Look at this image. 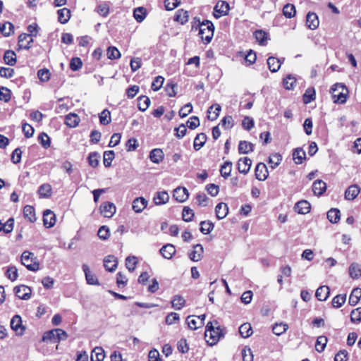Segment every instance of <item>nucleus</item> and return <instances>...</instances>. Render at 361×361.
Wrapping results in <instances>:
<instances>
[{
	"label": "nucleus",
	"mask_w": 361,
	"mask_h": 361,
	"mask_svg": "<svg viewBox=\"0 0 361 361\" xmlns=\"http://www.w3.org/2000/svg\"><path fill=\"white\" fill-rule=\"evenodd\" d=\"M224 336V329L219 325L216 320L209 322L207 324L204 337L210 345H215Z\"/></svg>",
	"instance_id": "nucleus-1"
},
{
	"label": "nucleus",
	"mask_w": 361,
	"mask_h": 361,
	"mask_svg": "<svg viewBox=\"0 0 361 361\" xmlns=\"http://www.w3.org/2000/svg\"><path fill=\"white\" fill-rule=\"evenodd\" d=\"M332 99L334 103L344 104L348 95V88L341 83H336L331 87Z\"/></svg>",
	"instance_id": "nucleus-2"
},
{
	"label": "nucleus",
	"mask_w": 361,
	"mask_h": 361,
	"mask_svg": "<svg viewBox=\"0 0 361 361\" xmlns=\"http://www.w3.org/2000/svg\"><path fill=\"white\" fill-rule=\"evenodd\" d=\"M214 26L209 20H204L199 26L198 35L204 44H209L214 35Z\"/></svg>",
	"instance_id": "nucleus-3"
},
{
	"label": "nucleus",
	"mask_w": 361,
	"mask_h": 361,
	"mask_svg": "<svg viewBox=\"0 0 361 361\" xmlns=\"http://www.w3.org/2000/svg\"><path fill=\"white\" fill-rule=\"evenodd\" d=\"M68 338L67 333L61 329H54L46 331L42 336L44 342H51L53 343H59L61 341H64Z\"/></svg>",
	"instance_id": "nucleus-4"
},
{
	"label": "nucleus",
	"mask_w": 361,
	"mask_h": 361,
	"mask_svg": "<svg viewBox=\"0 0 361 361\" xmlns=\"http://www.w3.org/2000/svg\"><path fill=\"white\" fill-rule=\"evenodd\" d=\"M22 264L26 267V268L32 271H36L39 269V263L35 257L34 253L30 251H24L21 255Z\"/></svg>",
	"instance_id": "nucleus-5"
},
{
	"label": "nucleus",
	"mask_w": 361,
	"mask_h": 361,
	"mask_svg": "<svg viewBox=\"0 0 361 361\" xmlns=\"http://www.w3.org/2000/svg\"><path fill=\"white\" fill-rule=\"evenodd\" d=\"M230 9L229 4L225 1H219L214 8L213 15L214 18H219L228 13Z\"/></svg>",
	"instance_id": "nucleus-6"
},
{
	"label": "nucleus",
	"mask_w": 361,
	"mask_h": 361,
	"mask_svg": "<svg viewBox=\"0 0 361 361\" xmlns=\"http://www.w3.org/2000/svg\"><path fill=\"white\" fill-rule=\"evenodd\" d=\"M14 293L20 299L26 300L30 298L32 290L30 287L20 285L14 288Z\"/></svg>",
	"instance_id": "nucleus-7"
},
{
	"label": "nucleus",
	"mask_w": 361,
	"mask_h": 361,
	"mask_svg": "<svg viewBox=\"0 0 361 361\" xmlns=\"http://www.w3.org/2000/svg\"><path fill=\"white\" fill-rule=\"evenodd\" d=\"M101 214L106 218H111L116 212V206L114 203L106 202L100 206Z\"/></svg>",
	"instance_id": "nucleus-8"
},
{
	"label": "nucleus",
	"mask_w": 361,
	"mask_h": 361,
	"mask_svg": "<svg viewBox=\"0 0 361 361\" xmlns=\"http://www.w3.org/2000/svg\"><path fill=\"white\" fill-rule=\"evenodd\" d=\"M173 196L177 202H184L188 199L189 192L185 188L178 187L173 190Z\"/></svg>",
	"instance_id": "nucleus-9"
},
{
	"label": "nucleus",
	"mask_w": 361,
	"mask_h": 361,
	"mask_svg": "<svg viewBox=\"0 0 361 361\" xmlns=\"http://www.w3.org/2000/svg\"><path fill=\"white\" fill-rule=\"evenodd\" d=\"M32 42L33 39L30 35L22 33L18 36V46L20 49H29Z\"/></svg>",
	"instance_id": "nucleus-10"
},
{
	"label": "nucleus",
	"mask_w": 361,
	"mask_h": 361,
	"mask_svg": "<svg viewBox=\"0 0 361 361\" xmlns=\"http://www.w3.org/2000/svg\"><path fill=\"white\" fill-rule=\"evenodd\" d=\"M269 175L268 169L264 163H259L255 168V176L259 180H265Z\"/></svg>",
	"instance_id": "nucleus-11"
},
{
	"label": "nucleus",
	"mask_w": 361,
	"mask_h": 361,
	"mask_svg": "<svg viewBox=\"0 0 361 361\" xmlns=\"http://www.w3.org/2000/svg\"><path fill=\"white\" fill-rule=\"evenodd\" d=\"M11 327L18 335H23L25 327L22 325V319L19 315H15L11 321Z\"/></svg>",
	"instance_id": "nucleus-12"
},
{
	"label": "nucleus",
	"mask_w": 361,
	"mask_h": 361,
	"mask_svg": "<svg viewBox=\"0 0 361 361\" xmlns=\"http://www.w3.org/2000/svg\"><path fill=\"white\" fill-rule=\"evenodd\" d=\"M252 160L248 157L240 158L238 162V169L240 173L247 174L250 170Z\"/></svg>",
	"instance_id": "nucleus-13"
},
{
	"label": "nucleus",
	"mask_w": 361,
	"mask_h": 361,
	"mask_svg": "<svg viewBox=\"0 0 361 361\" xmlns=\"http://www.w3.org/2000/svg\"><path fill=\"white\" fill-rule=\"evenodd\" d=\"M43 223L46 228H51L55 225L56 216L52 211L47 209L44 212Z\"/></svg>",
	"instance_id": "nucleus-14"
},
{
	"label": "nucleus",
	"mask_w": 361,
	"mask_h": 361,
	"mask_svg": "<svg viewBox=\"0 0 361 361\" xmlns=\"http://www.w3.org/2000/svg\"><path fill=\"white\" fill-rule=\"evenodd\" d=\"M204 249L202 245L197 244L193 246L192 250L189 253V258L193 262H198L202 259Z\"/></svg>",
	"instance_id": "nucleus-15"
},
{
	"label": "nucleus",
	"mask_w": 361,
	"mask_h": 361,
	"mask_svg": "<svg viewBox=\"0 0 361 361\" xmlns=\"http://www.w3.org/2000/svg\"><path fill=\"white\" fill-rule=\"evenodd\" d=\"M118 265V261L114 255H108L104 259V266L106 271L113 272L116 270Z\"/></svg>",
	"instance_id": "nucleus-16"
},
{
	"label": "nucleus",
	"mask_w": 361,
	"mask_h": 361,
	"mask_svg": "<svg viewBox=\"0 0 361 361\" xmlns=\"http://www.w3.org/2000/svg\"><path fill=\"white\" fill-rule=\"evenodd\" d=\"M284 61V59H279L274 56H270L267 59V65L268 68L272 73L277 72L283 61Z\"/></svg>",
	"instance_id": "nucleus-17"
},
{
	"label": "nucleus",
	"mask_w": 361,
	"mask_h": 361,
	"mask_svg": "<svg viewBox=\"0 0 361 361\" xmlns=\"http://www.w3.org/2000/svg\"><path fill=\"white\" fill-rule=\"evenodd\" d=\"M82 270L85 273V279H86L87 283L88 284L99 285V282L97 278L96 277V276L94 274H92L90 271V268L87 264H84L82 265Z\"/></svg>",
	"instance_id": "nucleus-18"
},
{
	"label": "nucleus",
	"mask_w": 361,
	"mask_h": 361,
	"mask_svg": "<svg viewBox=\"0 0 361 361\" xmlns=\"http://www.w3.org/2000/svg\"><path fill=\"white\" fill-rule=\"evenodd\" d=\"M306 24L311 30H315L318 27L319 21L318 16L315 13L309 12L306 17Z\"/></svg>",
	"instance_id": "nucleus-19"
},
{
	"label": "nucleus",
	"mask_w": 361,
	"mask_h": 361,
	"mask_svg": "<svg viewBox=\"0 0 361 361\" xmlns=\"http://www.w3.org/2000/svg\"><path fill=\"white\" fill-rule=\"evenodd\" d=\"M326 190V184L322 180H316L312 185V191L317 196L322 195Z\"/></svg>",
	"instance_id": "nucleus-20"
},
{
	"label": "nucleus",
	"mask_w": 361,
	"mask_h": 361,
	"mask_svg": "<svg viewBox=\"0 0 361 361\" xmlns=\"http://www.w3.org/2000/svg\"><path fill=\"white\" fill-rule=\"evenodd\" d=\"M310 204L307 200H300L295 204V210L300 214H306L310 212Z\"/></svg>",
	"instance_id": "nucleus-21"
},
{
	"label": "nucleus",
	"mask_w": 361,
	"mask_h": 361,
	"mask_svg": "<svg viewBox=\"0 0 361 361\" xmlns=\"http://www.w3.org/2000/svg\"><path fill=\"white\" fill-rule=\"evenodd\" d=\"M360 192V187L355 184L349 186L345 192V198L348 200H353Z\"/></svg>",
	"instance_id": "nucleus-22"
},
{
	"label": "nucleus",
	"mask_w": 361,
	"mask_h": 361,
	"mask_svg": "<svg viewBox=\"0 0 361 361\" xmlns=\"http://www.w3.org/2000/svg\"><path fill=\"white\" fill-rule=\"evenodd\" d=\"M147 201L144 197H137L133 202V209L136 213H140L147 207Z\"/></svg>",
	"instance_id": "nucleus-23"
},
{
	"label": "nucleus",
	"mask_w": 361,
	"mask_h": 361,
	"mask_svg": "<svg viewBox=\"0 0 361 361\" xmlns=\"http://www.w3.org/2000/svg\"><path fill=\"white\" fill-rule=\"evenodd\" d=\"M329 288L327 286H322L317 289L315 296L319 300L325 301L329 298Z\"/></svg>",
	"instance_id": "nucleus-24"
},
{
	"label": "nucleus",
	"mask_w": 361,
	"mask_h": 361,
	"mask_svg": "<svg viewBox=\"0 0 361 361\" xmlns=\"http://www.w3.org/2000/svg\"><path fill=\"white\" fill-rule=\"evenodd\" d=\"M215 212L216 217L219 219H224L228 212V207L226 203L220 202L219 203L215 208Z\"/></svg>",
	"instance_id": "nucleus-25"
},
{
	"label": "nucleus",
	"mask_w": 361,
	"mask_h": 361,
	"mask_svg": "<svg viewBox=\"0 0 361 361\" xmlns=\"http://www.w3.org/2000/svg\"><path fill=\"white\" fill-rule=\"evenodd\" d=\"M159 252L161 253L164 258L169 259H171L176 253V248L173 245L167 244L163 246L161 250H159Z\"/></svg>",
	"instance_id": "nucleus-26"
},
{
	"label": "nucleus",
	"mask_w": 361,
	"mask_h": 361,
	"mask_svg": "<svg viewBox=\"0 0 361 361\" xmlns=\"http://www.w3.org/2000/svg\"><path fill=\"white\" fill-rule=\"evenodd\" d=\"M185 302L186 300L183 297L175 295L171 300V307L176 310H180L185 305Z\"/></svg>",
	"instance_id": "nucleus-27"
},
{
	"label": "nucleus",
	"mask_w": 361,
	"mask_h": 361,
	"mask_svg": "<svg viewBox=\"0 0 361 361\" xmlns=\"http://www.w3.org/2000/svg\"><path fill=\"white\" fill-rule=\"evenodd\" d=\"M80 121L79 116L73 113H70L65 117V123L71 128L76 127L79 124Z\"/></svg>",
	"instance_id": "nucleus-28"
},
{
	"label": "nucleus",
	"mask_w": 361,
	"mask_h": 361,
	"mask_svg": "<svg viewBox=\"0 0 361 361\" xmlns=\"http://www.w3.org/2000/svg\"><path fill=\"white\" fill-rule=\"evenodd\" d=\"M349 275L353 279L361 277V265L353 262L349 267Z\"/></svg>",
	"instance_id": "nucleus-29"
},
{
	"label": "nucleus",
	"mask_w": 361,
	"mask_h": 361,
	"mask_svg": "<svg viewBox=\"0 0 361 361\" xmlns=\"http://www.w3.org/2000/svg\"><path fill=\"white\" fill-rule=\"evenodd\" d=\"M306 158L305 152L302 148H296L293 152V159L296 164H301Z\"/></svg>",
	"instance_id": "nucleus-30"
},
{
	"label": "nucleus",
	"mask_w": 361,
	"mask_h": 361,
	"mask_svg": "<svg viewBox=\"0 0 361 361\" xmlns=\"http://www.w3.org/2000/svg\"><path fill=\"white\" fill-rule=\"evenodd\" d=\"M254 149V145L252 143L247 141H240L238 145V152L240 154H246Z\"/></svg>",
	"instance_id": "nucleus-31"
},
{
	"label": "nucleus",
	"mask_w": 361,
	"mask_h": 361,
	"mask_svg": "<svg viewBox=\"0 0 361 361\" xmlns=\"http://www.w3.org/2000/svg\"><path fill=\"white\" fill-rule=\"evenodd\" d=\"M361 298V288H354L349 297V304L351 306L356 305L358 302L360 301V299Z\"/></svg>",
	"instance_id": "nucleus-32"
},
{
	"label": "nucleus",
	"mask_w": 361,
	"mask_h": 361,
	"mask_svg": "<svg viewBox=\"0 0 361 361\" xmlns=\"http://www.w3.org/2000/svg\"><path fill=\"white\" fill-rule=\"evenodd\" d=\"M58 20L59 21L62 23L65 24L68 23L71 18V11L69 9L66 8H63L61 9L58 10Z\"/></svg>",
	"instance_id": "nucleus-33"
},
{
	"label": "nucleus",
	"mask_w": 361,
	"mask_h": 361,
	"mask_svg": "<svg viewBox=\"0 0 361 361\" xmlns=\"http://www.w3.org/2000/svg\"><path fill=\"white\" fill-rule=\"evenodd\" d=\"M104 357V350L101 347L94 348L90 357L91 361H103Z\"/></svg>",
	"instance_id": "nucleus-34"
},
{
	"label": "nucleus",
	"mask_w": 361,
	"mask_h": 361,
	"mask_svg": "<svg viewBox=\"0 0 361 361\" xmlns=\"http://www.w3.org/2000/svg\"><path fill=\"white\" fill-rule=\"evenodd\" d=\"M341 218V212L339 209L331 208L327 212V219L332 224H336L339 221Z\"/></svg>",
	"instance_id": "nucleus-35"
},
{
	"label": "nucleus",
	"mask_w": 361,
	"mask_h": 361,
	"mask_svg": "<svg viewBox=\"0 0 361 361\" xmlns=\"http://www.w3.org/2000/svg\"><path fill=\"white\" fill-rule=\"evenodd\" d=\"M23 215L30 222L36 221L35 208L32 206H25L23 208Z\"/></svg>",
	"instance_id": "nucleus-36"
},
{
	"label": "nucleus",
	"mask_w": 361,
	"mask_h": 361,
	"mask_svg": "<svg viewBox=\"0 0 361 361\" xmlns=\"http://www.w3.org/2000/svg\"><path fill=\"white\" fill-rule=\"evenodd\" d=\"M0 32L4 37H9L14 32V25L10 22H6L3 25H0Z\"/></svg>",
	"instance_id": "nucleus-37"
},
{
	"label": "nucleus",
	"mask_w": 361,
	"mask_h": 361,
	"mask_svg": "<svg viewBox=\"0 0 361 361\" xmlns=\"http://www.w3.org/2000/svg\"><path fill=\"white\" fill-rule=\"evenodd\" d=\"M147 15V10L145 7L140 6L135 8L133 11V16L138 23L144 20Z\"/></svg>",
	"instance_id": "nucleus-38"
},
{
	"label": "nucleus",
	"mask_w": 361,
	"mask_h": 361,
	"mask_svg": "<svg viewBox=\"0 0 361 361\" xmlns=\"http://www.w3.org/2000/svg\"><path fill=\"white\" fill-rule=\"evenodd\" d=\"M4 62L9 66H14L16 62V54L12 50H7L4 55Z\"/></svg>",
	"instance_id": "nucleus-39"
},
{
	"label": "nucleus",
	"mask_w": 361,
	"mask_h": 361,
	"mask_svg": "<svg viewBox=\"0 0 361 361\" xmlns=\"http://www.w3.org/2000/svg\"><path fill=\"white\" fill-rule=\"evenodd\" d=\"M207 141V135L204 133H199L194 140V149L195 150L200 149Z\"/></svg>",
	"instance_id": "nucleus-40"
},
{
	"label": "nucleus",
	"mask_w": 361,
	"mask_h": 361,
	"mask_svg": "<svg viewBox=\"0 0 361 361\" xmlns=\"http://www.w3.org/2000/svg\"><path fill=\"white\" fill-rule=\"evenodd\" d=\"M221 109V106L218 104L211 106L207 111L208 118L212 121L215 120L219 116Z\"/></svg>",
	"instance_id": "nucleus-41"
},
{
	"label": "nucleus",
	"mask_w": 361,
	"mask_h": 361,
	"mask_svg": "<svg viewBox=\"0 0 361 361\" xmlns=\"http://www.w3.org/2000/svg\"><path fill=\"white\" fill-rule=\"evenodd\" d=\"M39 197L48 198L51 195V186L49 184H42L39 187Z\"/></svg>",
	"instance_id": "nucleus-42"
},
{
	"label": "nucleus",
	"mask_w": 361,
	"mask_h": 361,
	"mask_svg": "<svg viewBox=\"0 0 361 361\" xmlns=\"http://www.w3.org/2000/svg\"><path fill=\"white\" fill-rule=\"evenodd\" d=\"M174 20L180 23V24L185 23L188 20V12L183 9L178 10L174 16Z\"/></svg>",
	"instance_id": "nucleus-43"
},
{
	"label": "nucleus",
	"mask_w": 361,
	"mask_h": 361,
	"mask_svg": "<svg viewBox=\"0 0 361 361\" xmlns=\"http://www.w3.org/2000/svg\"><path fill=\"white\" fill-rule=\"evenodd\" d=\"M239 333L243 338H248L252 334V329L250 323H244L239 327Z\"/></svg>",
	"instance_id": "nucleus-44"
},
{
	"label": "nucleus",
	"mask_w": 361,
	"mask_h": 361,
	"mask_svg": "<svg viewBox=\"0 0 361 361\" xmlns=\"http://www.w3.org/2000/svg\"><path fill=\"white\" fill-rule=\"evenodd\" d=\"M232 170V163L226 161L221 165L220 169V173L222 177L227 178L230 176Z\"/></svg>",
	"instance_id": "nucleus-45"
},
{
	"label": "nucleus",
	"mask_w": 361,
	"mask_h": 361,
	"mask_svg": "<svg viewBox=\"0 0 361 361\" xmlns=\"http://www.w3.org/2000/svg\"><path fill=\"white\" fill-rule=\"evenodd\" d=\"M150 104V99L147 96H140L137 99V106L139 110L145 111Z\"/></svg>",
	"instance_id": "nucleus-46"
},
{
	"label": "nucleus",
	"mask_w": 361,
	"mask_h": 361,
	"mask_svg": "<svg viewBox=\"0 0 361 361\" xmlns=\"http://www.w3.org/2000/svg\"><path fill=\"white\" fill-rule=\"evenodd\" d=\"M115 157V153L113 150L105 151L103 155V162L105 167L111 166V162Z\"/></svg>",
	"instance_id": "nucleus-47"
},
{
	"label": "nucleus",
	"mask_w": 361,
	"mask_h": 361,
	"mask_svg": "<svg viewBox=\"0 0 361 361\" xmlns=\"http://www.w3.org/2000/svg\"><path fill=\"white\" fill-rule=\"evenodd\" d=\"M100 159V154L97 152H91L89 154L87 157L88 164L93 168L97 167L99 165Z\"/></svg>",
	"instance_id": "nucleus-48"
},
{
	"label": "nucleus",
	"mask_w": 361,
	"mask_h": 361,
	"mask_svg": "<svg viewBox=\"0 0 361 361\" xmlns=\"http://www.w3.org/2000/svg\"><path fill=\"white\" fill-rule=\"evenodd\" d=\"M282 160V157L279 153H274L269 156V164L271 165L272 169L277 167Z\"/></svg>",
	"instance_id": "nucleus-49"
},
{
	"label": "nucleus",
	"mask_w": 361,
	"mask_h": 361,
	"mask_svg": "<svg viewBox=\"0 0 361 361\" xmlns=\"http://www.w3.org/2000/svg\"><path fill=\"white\" fill-rule=\"evenodd\" d=\"M327 343V338L324 336H319L317 339L315 344V349L317 352L322 353L324 350V348Z\"/></svg>",
	"instance_id": "nucleus-50"
},
{
	"label": "nucleus",
	"mask_w": 361,
	"mask_h": 361,
	"mask_svg": "<svg viewBox=\"0 0 361 361\" xmlns=\"http://www.w3.org/2000/svg\"><path fill=\"white\" fill-rule=\"evenodd\" d=\"M295 7L293 4H287L283 8V13L288 18H291L295 16Z\"/></svg>",
	"instance_id": "nucleus-51"
},
{
	"label": "nucleus",
	"mask_w": 361,
	"mask_h": 361,
	"mask_svg": "<svg viewBox=\"0 0 361 361\" xmlns=\"http://www.w3.org/2000/svg\"><path fill=\"white\" fill-rule=\"evenodd\" d=\"M99 122L102 125L106 126L111 123V114L107 109L103 110L99 116Z\"/></svg>",
	"instance_id": "nucleus-52"
},
{
	"label": "nucleus",
	"mask_w": 361,
	"mask_h": 361,
	"mask_svg": "<svg viewBox=\"0 0 361 361\" xmlns=\"http://www.w3.org/2000/svg\"><path fill=\"white\" fill-rule=\"evenodd\" d=\"M345 300H346V295L345 294L337 295L332 300V305L334 307L339 308L345 303Z\"/></svg>",
	"instance_id": "nucleus-53"
},
{
	"label": "nucleus",
	"mask_w": 361,
	"mask_h": 361,
	"mask_svg": "<svg viewBox=\"0 0 361 361\" xmlns=\"http://www.w3.org/2000/svg\"><path fill=\"white\" fill-rule=\"evenodd\" d=\"M288 328V325L286 323L275 324L273 326L272 331L274 334L280 336L286 332Z\"/></svg>",
	"instance_id": "nucleus-54"
},
{
	"label": "nucleus",
	"mask_w": 361,
	"mask_h": 361,
	"mask_svg": "<svg viewBox=\"0 0 361 361\" xmlns=\"http://www.w3.org/2000/svg\"><path fill=\"white\" fill-rule=\"evenodd\" d=\"M38 141L41 144V145L45 149H48L50 147L51 139L45 133H41L39 135Z\"/></svg>",
	"instance_id": "nucleus-55"
},
{
	"label": "nucleus",
	"mask_w": 361,
	"mask_h": 361,
	"mask_svg": "<svg viewBox=\"0 0 361 361\" xmlns=\"http://www.w3.org/2000/svg\"><path fill=\"white\" fill-rule=\"evenodd\" d=\"M256 40L260 45H265V42L267 39V34L263 30H256L254 33Z\"/></svg>",
	"instance_id": "nucleus-56"
},
{
	"label": "nucleus",
	"mask_w": 361,
	"mask_h": 361,
	"mask_svg": "<svg viewBox=\"0 0 361 361\" xmlns=\"http://www.w3.org/2000/svg\"><path fill=\"white\" fill-rule=\"evenodd\" d=\"M137 263V257L135 256H128L126 259V266L129 271L132 272L135 270Z\"/></svg>",
	"instance_id": "nucleus-57"
},
{
	"label": "nucleus",
	"mask_w": 361,
	"mask_h": 361,
	"mask_svg": "<svg viewBox=\"0 0 361 361\" xmlns=\"http://www.w3.org/2000/svg\"><path fill=\"white\" fill-rule=\"evenodd\" d=\"M183 220L186 222H190L192 220L194 216L193 210L188 207H184L182 212Z\"/></svg>",
	"instance_id": "nucleus-58"
},
{
	"label": "nucleus",
	"mask_w": 361,
	"mask_h": 361,
	"mask_svg": "<svg viewBox=\"0 0 361 361\" xmlns=\"http://www.w3.org/2000/svg\"><path fill=\"white\" fill-rule=\"evenodd\" d=\"M315 99V92L314 89L306 90L303 95V102L305 104H309Z\"/></svg>",
	"instance_id": "nucleus-59"
},
{
	"label": "nucleus",
	"mask_w": 361,
	"mask_h": 361,
	"mask_svg": "<svg viewBox=\"0 0 361 361\" xmlns=\"http://www.w3.org/2000/svg\"><path fill=\"white\" fill-rule=\"evenodd\" d=\"M214 224L209 221H202L200 223V231L204 234H209L214 229Z\"/></svg>",
	"instance_id": "nucleus-60"
},
{
	"label": "nucleus",
	"mask_w": 361,
	"mask_h": 361,
	"mask_svg": "<svg viewBox=\"0 0 361 361\" xmlns=\"http://www.w3.org/2000/svg\"><path fill=\"white\" fill-rule=\"evenodd\" d=\"M188 327L192 330H196L202 326H199L197 319L194 316H188L186 319Z\"/></svg>",
	"instance_id": "nucleus-61"
},
{
	"label": "nucleus",
	"mask_w": 361,
	"mask_h": 361,
	"mask_svg": "<svg viewBox=\"0 0 361 361\" xmlns=\"http://www.w3.org/2000/svg\"><path fill=\"white\" fill-rule=\"evenodd\" d=\"M6 276L11 281H16L18 276L17 268L16 267H8L6 271Z\"/></svg>",
	"instance_id": "nucleus-62"
},
{
	"label": "nucleus",
	"mask_w": 361,
	"mask_h": 361,
	"mask_svg": "<svg viewBox=\"0 0 361 361\" xmlns=\"http://www.w3.org/2000/svg\"><path fill=\"white\" fill-rule=\"evenodd\" d=\"M107 55L109 59H117L121 57V53L115 47H109L107 49Z\"/></svg>",
	"instance_id": "nucleus-63"
},
{
	"label": "nucleus",
	"mask_w": 361,
	"mask_h": 361,
	"mask_svg": "<svg viewBox=\"0 0 361 361\" xmlns=\"http://www.w3.org/2000/svg\"><path fill=\"white\" fill-rule=\"evenodd\" d=\"M350 320L353 323H360L361 322V307H357L351 312Z\"/></svg>",
	"instance_id": "nucleus-64"
}]
</instances>
